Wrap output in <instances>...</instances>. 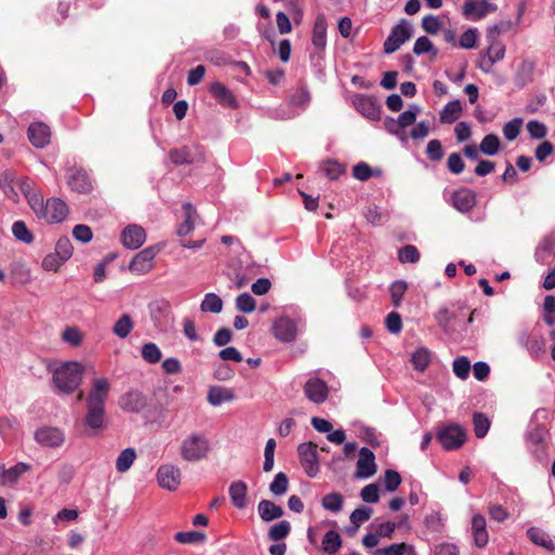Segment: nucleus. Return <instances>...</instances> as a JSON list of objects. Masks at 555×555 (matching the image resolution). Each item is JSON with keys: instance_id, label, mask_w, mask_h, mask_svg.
Returning <instances> with one entry per match:
<instances>
[{"instance_id": "9", "label": "nucleus", "mask_w": 555, "mask_h": 555, "mask_svg": "<svg viewBox=\"0 0 555 555\" xmlns=\"http://www.w3.org/2000/svg\"><path fill=\"white\" fill-rule=\"evenodd\" d=\"M66 178L67 184L74 192L88 194L93 189L89 173L81 167L69 168L66 173Z\"/></svg>"}, {"instance_id": "48", "label": "nucleus", "mask_w": 555, "mask_h": 555, "mask_svg": "<svg viewBox=\"0 0 555 555\" xmlns=\"http://www.w3.org/2000/svg\"><path fill=\"white\" fill-rule=\"evenodd\" d=\"M141 356L147 363L155 364L162 359V351L154 343H146L142 346Z\"/></svg>"}, {"instance_id": "56", "label": "nucleus", "mask_w": 555, "mask_h": 555, "mask_svg": "<svg viewBox=\"0 0 555 555\" xmlns=\"http://www.w3.org/2000/svg\"><path fill=\"white\" fill-rule=\"evenodd\" d=\"M444 152L442 144L438 139H433L428 142L426 147V156L433 162H440L443 158Z\"/></svg>"}, {"instance_id": "39", "label": "nucleus", "mask_w": 555, "mask_h": 555, "mask_svg": "<svg viewBox=\"0 0 555 555\" xmlns=\"http://www.w3.org/2000/svg\"><path fill=\"white\" fill-rule=\"evenodd\" d=\"M341 538L335 530L327 531L322 540V550L328 554H335L341 547Z\"/></svg>"}, {"instance_id": "63", "label": "nucleus", "mask_w": 555, "mask_h": 555, "mask_svg": "<svg viewBox=\"0 0 555 555\" xmlns=\"http://www.w3.org/2000/svg\"><path fill=\"white\" fill-rule=\"evenodd\" d=\"M521 122V119L514 118L503 126V134L506 138V140L514 141L518 137L520 132Z\"/></svg>"}, {"instance_id": "8", "label": "nucleus", "mask_w": 555, "mask_h": 555, "mask_svg": "<svg viewBox=\"0 0 555 555\" xmlns=\"http://www.w3.org/2000/svg\"><path fill=\"white\" fill-rule=\"evenodd\" d=\"M298 454L307 475L314 477L319 473L318 446L311 441L300 443Z\"/></svg>"}, {"instance_id": "64", "label": "nucleus", "mask_w": 555, "mask_h": 555, "mask_svg": "<svg viewBox=\"0 0 555 555\" xmlns=\"http://www.w3.org/2000/svg\"><path fill=\"white\" fill-rule=\"evenodd\" d=\"M65 261L66 260L54 251L43 258L42 268L47 271H57Z\"/></svg>"}, {"instance_id": "58", "label": "nucleus", "mask_w": 555, "mask_h": 555, "mask_svg": "<svg viewBox=\"0 0 555 555\" xmlns=\"http://www.w3.org/2000/svg\"><path fill=\"white\" fill-rule=\"evenodd\" d=\"M399 260L402 263H415L420 260V251L414 245H405L399 250Z\"/></svg>"}, {"instance_id": "37", "label": "nucleus", "mask_w": 555, "mask_h": 555, "mask_svg": "<svg viewBox=\"0 0 555 555\" xmlns=\"http://www.w3.org/2000/svg\"><path fill=\"white\" fill-rule=\"evenodd\" d=\"M137 459V452L134 448H126L120 452L116 459V470L124 474L130 469Z\"/></svg>"}, {"instance_id": "3", "label": "nucleus", "mask_w": 555, "mask_h": 555, "mask_svg": "<svg viewBox=\"0 0 555 555\" xmlns=\"http://www.w3.org/2000/svg\"><path fill=\"white\" fill-rule=\"evenodd\" d=\"M209 451V440L201 433L188 435L180 444V455L186 462H199L207 457Z\"/></svg>"}, {"instance_id": "17", "label": "nucleus", "mask_w": 555, "mask_h": 555, "mask_svg": "<svg viewBox=\"0 0 555 555\" xmlns=\"http://www.w3.org/2000/svg\"><path fill=\"white\" fill-rule=\"evenodd\" d=\"M505 55V47L499 42H492L486 51H483L481 55L480 63L478 65L479 69L483 73H490L492 70L493 65L503 60Z\"/></svg>"}, {"instance_id": "36", "label": "nucleus", "mask_w": 555, "mask_h": 555, "mask_svg": "<svg viewBox=\"0 0 555 555\" xmlns=\"http://www.w3.org/2000/svg\"><path fill=\"white\" fill-rule=\"evenodd\" d=\"M462 113V104L459 100L449 102L440 112V121L442 124H453Z\"/></svg>"}, {"instance_id": "24", "label": "nucleus", "mask_w": 555, "mask_h": 555, "mask_svg": "<svg viewBox=\"0 0 555 555\" xmlns=\"http://www.w3.org/2000/svg\"><path fill=\"white\" fill-rule=\"evenodd\" d=\"M548 437V429L545 425L535 424L532 426L528 434V443L534 448V452L544 451L546 447V438Z\"/></svg>"}, {"instance_id": "18", "label": "nucleus", "mask_w": 555, "mask_h": 555, "mask_svg": "<svg viewBox=\"0 0 555 555\" xmlns=\"http://www.w3.org/2000/svg\"><path fill=\"white\" fill-rule=\"evenodd\" d=\"M30 143L37 149L46 147L51 140V129L44 122H33L27 130Z\"/></svg>"}, {"instance_id": "25", "label": "nucleus", "mask_w": 555, "mask_h": 555, "mask_svg": "<svg viewBox=\"0 0 555 555\" xmlns=\"http://www.w3.org/2000/svg\"><path fill=\"white\" fill-rule=\"evenodd\" d=\"M472 531L476 546H486L489 540V535L486 528V518L482 515L477 514L473 516Z\"/></svg>"}, {"instance_id": "22", "label": "nucleus", "mask_w": 555, "mask_h": 555, "mask_svg": "<svg viewBox=\"0 0 555 555\" xmlns=\"http://www.w3.org/2000/svg\"><path fill=\"white\" fill-rule=\"evenodd\" d=\"M274 336L284 343H291L296 338V324L289 318H280L273 324Z\"/></svg>"}, {"instance_id": "57", "label": "nucleus", "mask_w": 555, "mask_h": 555, "mask_svg": "<svg viewBox=\"0 0 555 555\" xmlns=\"http://www.w3.org/2000/svg\"><path fill=\"white\" fill-rule=\"evenodd\" d=\"M418 112L420 107L417 105H411L410 109L401 113L397 118L401 129H404L415 124Z\"/></svg>"}, {"instance_id": "12", "label": "nucleus", "mask_w": 555, "mask_h": 555, "mask_svg": "<svg viewBox=\"0 0 555 555\" xmlns=\"http://www.w3.org/2000/svg\"><path fill=\"white\" fill-rule=\"evenodd\" d=\"M118 405L125 412L140 413L147 406V398L139 390H129L120 396Z\"/></svg>"}, {"instance_id": "55", "label": "nucleus", "mask_w": 555, "mask_h": 555, "mask_svg": "<svg viewBox=\"0 0 555 555\" xmlns=\"http://www.w3.org/2000/svg\"><path fill=\"white\" fill-rule=\"evenodd\" d=\"M205 538V533L201 531H180L175 534V540L183 544L201 542L204 541Z\"/></svg>"}, {"instance_id": "29", "label": "nucleus", "mask_w": 555, "mask_h": 555, "mask_svg": "<svg viewBox=\"0 0 555 555\" xmlns=\"http://www.w3.org/2000/svg\"><path fill=\"white\" fill-rule=\"evenodd\" d=\"M229 495L236 508L243 509L247 506V485L244 481L237 480L232 482L229 487Z\"/></svg>"}, {"instance_id": "2", "label": "nucleus", "mask_w": 555, "mask_h": 555, "mask_svg": "<svg viewBox=\"0 0 555 555\" xmlns=\"http://www.w3.org/2000/svg\"><path fill=\"white\" fill-rule=\"evenodd\" d=\"M83 366L78 362H66L53 372L55 387L64 393H73L81 384Z\"/></svg>"}, {"instance_id": "28", "label": "nucleus", "mask_w": 555, "mask_h": 555, "mask_svg": "<svg viewBox=\"0 0 555 555\" xmlns=\"http://www.w3.org/2000/svg\"><path fill=\"white\" fill-rule=\"evenodd\" d=\"M9 279L12 286H24L31 281L30 270L23 263H12Z\"/></svg>"}, {"instance_id": "59", "label": "nucleus", "mask_w": 555, "mask_h": 555, "mask_svg": "<svg viewBox=\"0 0 555 555\" xmlns=\"http://www.w3.org/2000/svg\"><path fill=\"white\" fill-rule=\"evenodd\" d=\"M422 28L429 35H436L441 28V22L438 16L428 14L422 18Z\"/></svg>"}, {"instance_id": "51", "label": "nucleus", "mask_w": 555, "mask_h": 555, "mask_svg": "<svg viewBox=\"0 0 555 555\" xmlns=\"http://www.w3.org/2000/svg\"><path fill=\"white\" fill-rule=\"evenodd\" d=\"M311 95L306 87H299L289 98V103L301 108L307 107Z\"/></svg>"}, {"instance_id": "38", "label": "nucleus", "mask_w": 555, "mask_h": 555, "mask_svg": "<svg viewBox=\"0 0 555 555\" xmlns=\"http://www.w3.org/2000/svg\"><path fill=\"white\" fill-rule=\"evenodd\" d=\"M133 327H134V322H133L132 318L129 314L124 313L115 322V324L113 326V333L117 337L124 339V338L128 337V335L131 333Z\"/></svg>"}, {"instance_id": "19", "label": "nucleus", "mask_w": 555, "mask_h": 555, "mask_svg": "<svg viewBox=\"0 0 555 555\" xmlns=\"http://www.w3.org/2000/svg\"><path fill=\"white\" fill-rule=\"evenodd\" d=\"M146 238L145 230L138 224H129L121 233V242L129 249H138Z\"/></svg>"}, {"instance_id": "27", "label": "nucleus", "mask_w": 555, "mask_h": 555, "mask_svg": "<svg viewBox=\"0 0 555 555\" xmlns=\"http://www.w3.org/2000/svg\"><path fill=\"white\" fill-rule=\"evenodd\" d=\"M16 173L12 169L4 170L0 176V189L5 196L13 202H18V193L15 190Z\"/></svg>"}, {"instance_id": "41", "label": "nucleus", "mask_w": 555, "mask_h": 555, "mask_svg": "<svg viewBox=\"0 0 555 555\" xmlns=\"http://www.w3.org/2000/svg\"><path fill=\"white\" fill-rule=\"evenodd\" d=\"M223 308L222 299L215 293H208L205 295L201 302V310L203 312L220 313Z\"/></svg>"}, {"instance_id": "53", "label": "nucleus", "mask_w": 555, "mask_h": 555, "mask_svg": "<svg viewBox=\"0 0 555 555\" xmlns=\"http://www.w3.org/2000/svg\"><path fill=\"white\" fill-rule=\"evenodd\" d=\"M235 305L238 311L250 313L256 309V300L248 293L238 295L235 299Z\"/></svg>"}, {"instance_id": "42", "label": "nucleus", "mask_w": 555, "mask_h": 555, "mask_svg": "<svg viewBox=\"0 0 555 555\" xmlns=\"http://www.w3.org/2000/svg\"><path fill=\"white\" fill-rule=\"evenodd\" d=\"M413 52L416 55L430 54V57L433 60L436 59L438 55V50L434 47V43L426 36H422L416 39L413 47Z\"/></svg>"}, {"instance_id": "13", "label": "nucleus", "mask_w": 555, "mask_h": 555, "mask_svg": "<svg viewBox=\"0 0 555 555\" xmlns=\"http://www.w3.org/2000/svg\"><path fill=\"white\" fill-rule=\"evenodd\" d=\"M158 249L155 247H146L138 253L131 260L129 269L135 274H145L154 267V258Z\"/></svg>"}, {"instance_id": "26", "label": "nucleus", "mask_w": 555, "mask_h": 555, "mask_svg": "<svg viewBox=\"0 0 555 555\" xmlns=\"http://www.w3.org/2000/svg\"><path fill=\"white\" fill-rule=\"evenodd\" d=\"M527 538L535 545L541 546L550 552L555 550V543L550 534L539 527H530L527 529Z\"/></svg>"}, {"instance_id": "47", "label": "nucleus", "mask_w": 555, "mask_h": 555, "mask_svg": "<svg viewBox=\"0 0 555 555\" xmlns=\"http://www.w3.org/2000/svg\"><path fill=\"white\" fill-rule=\"evenodd\" d=\"M12 233L16 240L30 244L34 241L33 233L28 230L26 223L22 220L15 221L12 225Z\"/></svg>"}, {"instance_id": "14", "label": "nucleus", "mask_w": 555, "mask_h": 555, "mask_svg": "<svg viewBox=\"0 0 555 555\" xmlns=\"http://www.w3.org/2000/svg\"><path fill=\"white\" fill-rule=\"evenodd\" d=\"M156 477L163 489L175 491L181 482V470L172 464H165L158 468Z\"/></svg>"}, {"instance_id": "40", "label": "nucleus", "mask_w": 555, "mask_h": 555, "mask_svg": "<svg viewBox=\"0 0 555 555\" xmlns=\"http://www.w3.org/2000/svg\"><path fill=\"white\" fill-rule=\"evenodd\" d=\"M431 360L430 351L427 348H417L411 357V362L416 371L424 372Z\"/></svg>"}, {"instance_id": "16", "label": "nucleus", "mask_w": 555, "mask_h": 555, "mask_svg": "<svg viewBox=\"0 0 555 555\" xmlns=\"http://www.w3.org/2000/svg\"><path fill=\"white\" fill-rule=\"evenodd\" d=\"M377 465L375 463V455L372 450L363 447L359 451V460L357 462V478H369L375 475Z\"/></svg>"}, {"instance_id": "5", "label": "nucleus", "mask_w": 555, "mask_h": 555, "mask_svg": "<svg viewBox=\"0 0 555 555\" xmlns=\"http://www.w3.org/2000/svg\"><path fill=\"white\" fill-rule=\"evenodd\" d=\"M169 159L176 166L191 165L206 162L204 150L198 146L184 145L169 151Z\"/></svg>"}, {"instance_id": "60", "label": "nucleus", "mask_w": 555, "mask_h": 555, "mask_svg": "<svg viewBox=\"0 0 555 555\" xmlns=\"http://www.w3.org/2000/svg\"><path fill=\"white\" fill-rule=\"evenodd\" d=\"M470 371V362L466 357H460L453 362V372L461 378L466 379Z\"/></svg>"}, {"instance_id": "62", "label": "nucleus", "mask_w": 555, "mask_h": 555, "mask_svg": "<svg viewBox=\"0 0 555 555\" xmlns=\"http://www.w3.org/2000/svg\"><path fill=\"white\" fill-rule=\"evenodd\" d=\"M30 469V465L26 463H17L16 465L10 467L5 472V483L7 482H15L17 479L26 472Z\"/></svg>"}, {"instance_id": "4", "label": "nucleus", "mask_w": 555, "mask_h": 555, "mask_svg": "<svg viewBox=\"0 0 555 555\" xmlns=\"http://www.w3.org/2000/svg\"><path fill=\"white\" fill-rule=\"evenodd\" d=\"M413 36V27L406 20H401L395 25L389 36L384 42V52L391 54L400 49V47L409 41Z\"/></svg>"}, {"instance_id": "23", "label": "nucleus", "mask_w": 555, "mask_h": 555, "mask_svg": "<svg viewBox=\"0 0 555 555\" xmlns=\"http://www.w3.org/2000/svg\"><path fill=\"white\" fill-rule=\"evenodd\" d=\"M35 439L44 447L55 448L63 443V433L54 427H43L36 431Z\"/></svg>"}, {"instance_id": "45", "label": "nucleus", "mask_w": 555, "mask_h": 555, "mask_svg": "<svg viewBox=\"0 0 555 555\" xmlns=\"http://www.w3.org/2000/svg\"><path fill=\"white\" fill-rule=\"evenodd\" d=\"M500 149V139L496 134L490 133L483 137L479 150L481 153L493 156L498 154Z\"/></svg>"}, {"instance_id": "54", "label": "nucleus", "mask_w": 555, "mask_h": 555, "mask_svg": "<svg viewBox=\"0 0 555 555\" xmlns=\"http://www.w3.org/2000/svg\"><path fill=\"white\" fill-rule=\"evenodd\" d=\"M62 339L72 346H79L83 340V334L77 326H68L62 333Z\"/></svg>"}, {"instance_id": "20", "label": "nucleus", "mask_w": 555, "mask_h": 555, "mask_svg": "<svg viewBox=\"0 0 555 555\" xmlns=\"http://www.w3.org/2000/svg\"><path fill=\"white\" fill-rule=\"evenodd\" d=\"M452 204L460 212H469L476 205V193L469 189L462 188L453 193Z\"/></svg>"}, {"instance_id": "33", "label": "nucleus", "mask_w": 555, "mask_h": 555, "mask_svg": "<svg viewBox=\"0 0 555 555\" xmlns=\"http://www.w3.org/2000/svg\"><path fill=\"white\" fill-rule=\"evenodd\" d=\"M373 515V508L369 506H361L356 508L350 515L352 528H347V533L352 535L357 532L361 524L367 521Z\"/></svg>"}, {"instance_id": "46", "label": "nucleus", "mask_w": 555, "mask_h": 555, "mask_svg": "<svg viewBox=\"0 0 555 555\" xmlns=\"http://www.w3.org/2000/svg\"><path fill=\"white\" fill-rule=\"evenodd\" d=\"M344 496L338 492H332L323 496L322 506L323 508L333 513H338L343 508Z\"/></svg>"}, {"instance_id": "30", "label": "nucleus", "mask_w": 555, "mask_h": 555, "mask_svg": "<svg viewBox=\"0 0 555 555\" xmlns=\"http://www.w3.org/2000/svg\"><path fill=\"white\" fill-rule=\"evenodd\" d=\"M258 514L263 521L270 522L282 517L284 511L272 501L261 500L258 504Z\"/></svg>"}, {"instance_id": "31", "label": "nucleus", "mask_w": 555, "mask_h": 555, "mask_svg": "<svg viewBox=\"0 0 555 555\" xmlns=\"http://www.w3.org/2000/svg\"><path fill=\"white\" fill-rule=\"evenodd\" d=\"M535 69V62L531 60H524L516 72L515 83L518 87H525L533 81V74Z\"/></svg>"}, {"instance_id": "52", "label": "nucleus", "mask_w": 555, "mask_h": 555, "mask_svg": "<svg viewBox=\"0 0 555 555\" xmlns=\"http://www.w3.org/2000/svg\"><path fill=\"white\" fill-rule=\"evenodd\" d=\"M408 289V284L404 281H396L390 285L389 292L391 296V302L395 307H399L401 300Z\"/></svg>"}, {"instance_id": "1", "label": "nucleus", "mask_w": 555, "mask_h": 555, "mask_svg": "<svg viewBox=\"0 0 555 555\" xmlns=\"http://www.w3.org/2000/svg\"><path fill=\"white\" fill-rule=\"evenodd\" d=\"M111 390V384L106 377H94L91 380V389L86 397V415L78 425L83 427L82 434L94 436L105 425V403Z\"/></svg>"}, {"instance_id": "49", "label": "nucleus", "mask_w": 555, "mask_h": 555, "mask_svg": "<svg viewBox=\"0 0 555 555\" xmlns=\"http://www.w3.org/2000/svg\"><path fill=\"white\" fill-rule=\"evenodd\" d=\"M269 489L274 495L279 496L285 494L288 489V478L286 474L282 472L278 473L270 483Z\"/></svg>"}, {"instance_id": "43", "label": "nucleus", "mask_w": 555, "mask_h": 555, "mask_svg": "<svg viewBox=\"0 0 555 555\" xmlns=\"http://www.w3.org/2000/svg\"><path fill=\"white\" fill-rule=\"evenodd\" d=\"M292 530V526L287 520H282L270 527L268 531V538L271 541H281L285 539Z\"/></svg>"}, {"instance_id": "32", "label": "nucleus", "mask_w": 555, "mask_h": 555, "mask_svg": "<svg viewBox=\"0 0 555 555\" xmlns=\"http://www.w3.org/2000/svg\"><path fill=\"white\" fill-rule=\"evenodd\" d=\"M326 27L325 16L318 15L312 31V43L318 50H323L326 46Z\"/></svg>"}, {"instance_id": "6", "label": "nucleus", "mask_w": 555, "mask_h": 555, "mask_svg": "<svg viewBox=\"0 0 555 555\" xmlns=\"http://www.w3.org/2000/svg\"><path fill=\"white\" fill-rule=\"evenodd\" d=\"M437 440L446 450H456L466 440V431L456 424L448 425L437 431Z\"/></svg>"}, {"instance_id": "50", "label": "nucleus", "mask_w": 555, "mask_h": 555, "mask_svg": "<svg viewBox=\"0 0 555 555\" xmlns=\"http://www.w3.org/2000/svg\"><path fill=\"white\" fill-rule=\"evenodd\" d=\"M474 431L477 438H483L490 427L489 418L482 413H475L474 418Z\"/></svg>"}, {"instance_id": "10", "label": "nucleus", "mask_w": 555, "mask_h": 555, "mask_svg": "<svg viewBox=\"0 0 555 555\" xmlns=\"http://www.w3.org/2000/svg\"><path fill=\"white\" fill-rule=\"evenodd\" d=\"M67 214V204L61 198L53 197L47 201L39 218H43L50 223H59L66 218Z\"/></svg>"}, {"instance_id": "35", "label": "nucleus", "mask_w": 555, "mask_h": 555, "mask_svg": "<svg viewBox=\"0 0 555 555\" xmlns=\"http://www.w3.org/2000/svg\"><path fill=\"white\" fill-rule=\"evenodd\" d=\"M182 207L185 219L177 230L179 236H185L194 230V222L197 217L196 210L191 203H184Z\"/></svg>"}, {"instance_id": "21", "label": "nucleus", "mask_w": 555, "mask_h": 555, "mask_svg": "<svg viewBox=\"0 0 555 555\" xmlns=\"http://www.w3.org/2000/svg\"><path fill=\"white\" fill-rule=\"evenodd\" d=\"M211 96L224 107L237 108L238 103L231 90L219 81H215L209 87Z\"/></svg>"}, {"instance_id": "11", "label": "nucleus", "mask_w": 555, "mask_h": 555, "mask_svg": "<svg viewBox=\"0 0 555 555\" xmlns=\"http://www.w3.org/2000/svg\"><path fill=\"white\" fill-rule=\"evenodd\" d=\"M498 5L486 0H466L463 5V15L467 20L479 21L491 12H495Z\"/></svg>"}, {"instance_id": "34", "label": "nucleus", "mask_w": 555, "mask_h": 555, "mask_svg": "<svg viewBox=\"0 0 555 555\" xmlns=\"http://www.w3.org/2000/svg\"><path fill=\"white\" fill-rule=\"evenodd\" d=\"M234 399V393L231 389L212 386L208 390L207 400L211 405H220L223 402H229Z\"/></svg>"}, {"instance_id": "61", "label": "nucleus", "mask_w": 555, "mask_h": 555, "mask_svg": "<svg viewBox=\"0 0 555 555\" xmlns=\"http://www.w3.org/2000/svg\"><path fill=\"white\" fill-rule=\"evenodd\" d=\"M402 481L400 474L393 469L385 472L384 486L388 492H393L398 489Z\"/></svg>"}, {"instance_id": "15", "label": "nucleus", "mask_w": 555, "mask_h": 555, "mask_svg": "<svg viewBox=\"0 0 555 555\" xmlns=\"http://www.w3.org/2000/svg\"><path fill=\"white\" fill-rule=\"evenodd\" d=\"M304 392L309 401L321 404L328 397V386L318 377L309 378L304 386Z\"/></svg>"}, {"instance_id": "44", "label": "nucleus", "mask_w": 555, "mask_h": 555, "mask_svg": "<svg viewBox=\"0 0 555 555\" xmlns=\"http://www.w3.org/2000/svg\"><path fill=\"white\" fill-rule=\"evenodd\" d=\"M321 170L330 180H337L345 173V167L335 159H327L322 163Z\"/></svg>"}, {"instance_id": "7", "label": "nucleus", "mask_w": 555, "mask_h": 555, "mask_svg": "<svg viewBox=\"0 0 555 555\" xmlns=\"http://www.w3.org/2000/svg\"><path fill=\"white\" fill-rule=\"evenodd\" d=\"M354 108L365 118L377 121L380 119V103L373 95L357 94L352 100Z\"/></svg>"}]
</instances>
